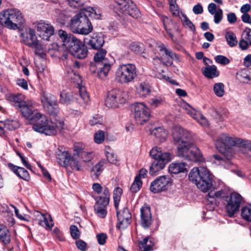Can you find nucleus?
Listing matches in <instances>:
<instances>
[{
    "label": "nucleus",
    "mask_w": 251,
    "mask_h": 251,
    "mask_svg": "<svg viewBox=\"0 0 251 251\" xmlns=\"http://www.w3.org/2000/svg\"><path fill=\"white\" fill-rule=\"evenodd\" d=\"M189 179L203 192L208 191L212 188V175L207 168L203 166L193 168L189 173Z\"/></svg>",
    "instance_id": "obj_1"
},
{
    "label": "nucleus",
    "mask_w": 251,
    "mask_h": 251,
    "mask_svg": "<svg viewBox=\"0 0 251 251\" xmlns=\"http://www.w3.org/2000/svg\"><path fill=\"white\" fill-rule=\"evenodd\" d=\"M31 122L33 123L32 129L35 131L47 135H54L57 130L63 127L64 123L61 121L55 120V122L49 121L45 115L40 113H37Z\"/></svg>",
    "instance_id": "obj_2"
},
{
    "label": "nucleus",
    "mask_w": 251,
    "mask_h": 251,
    "mask_svg": "<svg viewBox=\"0 0 251 251\" xmlns=\"http://www.w3.org/2000/svg\"><path fill=\"white\" fill-rule=\"evenodd\" d=\"M58 35L63 42V45L67 48L75 57L82 59L87 55L86 47L75 37L63 30L58 31Z\"/></svg>",
    "instance_id": "obj_3"
},
{
    "label": "nucleus",
    "mask_w": 251,
    "mask_h": 251,
    "mask_svg": "<svg viewBox=\"0 0 251 251\" xmlns=\"http://www.w3.org/2000/svg\"><path fill=\"white\" fill-rule=\"evenodd\" d=\"M215 146L217 150L223 154L229 153L230 149L234 146L243 147L251 150V141L231 137L228 134L223 133L220 135L216 142Z\"/></svg>",
    "instance_id": "obj_4"
},
{
    "label": "nucleus",
    "mask_w": 251,
    "mask_h": 251,
    "mask_svg": "<svg viewBox=\"0 0 251 251\" xmlns=\"http://www.w3.org/2000/svg\"><path fill=\"white\" fill-rule=\"evenodd\" d=\"M24 21L21 12L17 9H7L0 12V25L8 29H18Z\"/></svg>",
    "instance_id": "obj_5"
},
{
    "label": "nucleus",
    "mask_w": 251,
    "mask_h": 251,
    "mask_svg": "<svg viewBox=\"0 0 251 251\" xmlns=\"http://www.w3.org/2000/svg\"><path fill=\"white\" fill-rule=\"evenodd\" d=\"M69 27L73 33L82 35H87L93 29L90 21L83 11H79L72 18Z\"/></svg>",
    "instance_id": "obj_6"
},
{
    "label": "nucleus",
    "mask_w": 251,
    "mask_h": 251,
    "mask_svg": "<svg viewBox=\"0 0 251 251\" xmlns=\"http://www.w3.org/2000/svg\"><path fill=\"white\" fill-rule=\"evenodd\" d=\"M150 42L151 43H149L150 47L152 48L157 47L159 51L163 53L160 58L156 56L153 58V63L155 65L160 64L162 62L166 65L171 66L173 64V60L177 61H180L179 56L171 50L166 48L163 43L158 44L154 41H151Z\"/></svg>",
    "instance_id": "obj_7"
},
{
    "label": "nucleus",
    "mask_w": 251,
    "mask_h": 251,
    "mask_svg": "<svg viewBox=\"0 0 251 251\" xmlns=\"http://www.w3.org/2000/svg\"><path fill=\"white\" fill-rule=\"evenodd\" d=\"M137 76L136 67L131 63L120 65L116 72V79L121 83L132 82Z\"/></svg>",
    "instance_id": "obj_8"
},
{
    "label": "nucleus",
    "mask_w": 251,
    "mask_h": 251,
    "mask_svg": "<svg viewBox=\"0 0 251 251\" xmlns=\"http://www.w3.org/2000/svg\"><path fill=\"white\" fill-rule=\"evenodd\" d=\"M20 37L21 41L25 45L35 49L36 54L42 55L44 50H49L51 49L45 45H41L39 43L35 31L30 28H26L23 32L21 33Z\"/></svg>",
    "instance_id": "obj_9"
},
{
    "label": "nucleus",
    "mask_w": 251,
    "mask_h": 251,
    "mask_svg": "<svg viewBox=\"0 0 251 251\" xmlns=\"http://www.w3.org/2000/svg\"><path fill=\"white\" fill-rule=\"evenodd\" d=\"M115 10L119 15H127L134 18H138L140 16L139 10L134 3L130 0H114Z\"/></svg>",
    "instance_id": "obj_10"
},
{
    "label": "nucleus",
    "mask_w": 251,
    "mask_h": 251,
    "mask_svg": "<svg viewBox=\"0 0 251 251\" xmlns=\"http://www.w3.org/2000/svg\"><path fill=\"white\" fill-rule=\"evenodd\" d=\"M106 51L104 50H99L94 56V60L96 66L100 70L98 72V76L101 79H105L111 68L109 61L105 57Z\"/></svg>",
    "instance_id": "obj_11"
},
{
    "label": "nucleus",
    "mask_w": 251,
    "mask_h": 251,
    "mask_svg": "<svg viewBox=\"0 0 251 251\" xmlns=\"http://www.w3.org/2000/svg\"><path fill=\"white\" fill-rule=\"evenodd\" d=\"M126 94L119 89H115L108 92L105 104L108 107L117 108L126 103Z\"/></svg>",
    "instance_id": "obj_12"
},
{
    "label": "nucleus",
    "mask_w": 251,
    "mask_h": 251,
    "mask_svg": "<svg viewBox=\"0 0 251 251\" xmlns=\"http://www.w3.org/2000/svg\"><path fill=\"white\" fill-rule=\"evenodd\" d=\"M41 102L49 113L53 116L59 113L57 100L55 96L46 92H43L41 97Z\"/></svg>",
    "instance_id": "obj_13"
},
{
    "label": "nucleus",
    "mask_w": 251,
    "mask_h": 251,
    "mask_svg": "<svg viewBox=\"0 0 251 251\" xmlns=\"http://www.w3.org/2000/svg\"><path fill=\"white\" fill-rule=\"evenodd\" d=\"M226 209L228 216L231 217L239 211L242 197L239 194L234 192L230 194V196L226 197Z\"/></svg>",
    "instance_id": "obj_14"
},
{
    "label": "nucleus",
    "mask_w": 251,
    "mask_h": 251,
    "mask_svg": "<svg viewBox=\"0 0 251 251\" xmlns=\"http://www.w3.org/2000/svg\"><path fill=\"white\" fill-rule=\"evenodd\" d=\"M110 196L109 189L107 188H105L103 193L98 198L94 206L96 213L101 218H104L107 214L105 208L109 203Z\"/></svg>",
    "instance_id": "obj_15"
},
{
    "label": "nucleus",
    "mask_w": 251,
    "mask_h": 251,
    "mask_svg": "<svg viewBox=\"0 0 251 251\" xmlns=\"http://www.w3.org/2000/svg\"><path fill=\"white\" fill-rule=\"evenodd\" d=\"M150 110L143 103H136L134 105V118L138 125H143L150 118Z\"/></svg>",
    "instance_id": "obj_16"
},
{
    "label": "nucleus",
    "mask_w": 251,
    "mask_h": 251,
    "mask_svg": "<svg viewBox=\"0 0 251 251\" xmlns=\"http://www.w3.org/2000/svg\"><path fill=\"white\" fill-rule=\"evenodd\" d=\"M170 184V178L166 176H162L151 183L150 189L153 193H157L167 190Z\"/></svg>",
    "instance_id": "obj_17"
},
{
    "label": "nucleus",
    "mask_w": 251,
    "mask_h": 251,
    "mask_svg": "<svg viewBox=\"0 0 251 251\" xmlns=\"http://www.w3.org/2000/svg\"><path fill=\"white\" fill-rule=\"evenodd\" d=\"M172 136L173 142L176 145H177L184 141L192 140L191 133L178 126H176L173 128Z\"/></svg>",
    "instance_id": "obj_18"
},
{
    "label": "nucleus",
    "mask_w": 251,
    "mask_h": 251,
    "mask_svg": "<svg viewBox=\"0 0 251 251\" xmlns=\"http://www.w3.org/2000/svg\"><path fill=\"white\" fill-rule=\"evenodd\" d=\"M37 34L43 40L49 41L50 37L54 34V29L50 24L40 21L36 25Z\"/></svg>",
    "instance_id": "obj_19"
},
{
    "label": "nucleus",
    "mask_w": 251,
    "mask_h": 251,
    "mask_svg": "<svg viewBox=\"0 0 251 251\" xmlns=\"http://www.w3.org/2000/svg\"><path fill=\"white\" fill-rule=\"evenodd\" d=\"M19 109L22 115L30 122L35 118L37 113H39L38 110L33 107L31 102H23Z\"/></svg>",
    "instance_id": "obj_20"
},
{
    "label": "nucleus",
    "mask_w": 251,
    "mask_h": 251,
    "mask_svg": "<svg viewBox=\"0 0 251 251\" xmlns=\"http://www.w3.org/2000/svg\"><path fill=\"white\" fill-rule=\"evenodd\" d=\"M118 223L117 227L119 228H126L130 222L131 215L126 208H124L122 212L117 211Z\"/></svg>",
    "instance_id": "obj_21"
},
{
    "label": "nucleus",
    "mask_w": 251,
    "mask_h": 251,
    "mask_svg": "<svg viewBox=\"0 0 251 251\" xmlns=\"http://www.w3.org/2000/svg\"><path fill=\"white\" fill-rule=\"evenodd\" d=\"M141 225L144 228H148L151 224V214L150 207L144 205L140 209Z\"/></svg>",
    "instance_id": "obj_22"
},
{
    "label": "nucleus",
    "mask_w": 251,
    "mask_h": 251,
    "mask_svg": "<svg viewBox=\"0 0 251 251\" xmlns=\"http://www.w3.org/2000/svg\"><path fill=\"white\" fill-rule=\"evenodd\" d=\"M150 155L155 160H171L172 155L169 152H163L160 147H154L150 151Z\"/></svg>",
    "instance_id": "obj_23"
},
{
    "label": "nucleus",
    "mask_w": 251,
    "mask_h": 251,
    "mask_svg": "<svg viewBox=\"0 0 251 251\" xmlns=\"http://www.w3.org/2000/svg\"><path fill=\"white\" fill-rule=\"evenodd\" d=\"M177 145V155L180 157H182L186 160L188 155L190 153V151L192 147L193 144L192 140L187 141H184L179 143Z\"/></svg>",
    "instance_id": "obj_24"
},
{
    "label": "nucleus",
    "mask_w": 251,
    "mask_h": 251,
    "mask_svg": "<svg viewBox=\"0 0 251 251\" xmlns=\"http://www.w3.org/2000/svg\"><path fill=\"white\" fill-rule=\"evenodd\" d=\"M77 88L78 89L79 93L75 95L74 99L81 106L85 107L90 101L89 97L85 87L80 85Z\"/></svg>",
    "instance_id": "obj_25"
},
{
    "label": "nucleus",
    "mask_w": 251,
    "mask_h": 251,
    "mask_svg": "<svg viewBox=\"0 0 251 251\" xmlns=\"http://www.w3.org/2000/svg\"><path fill=\"white\" fill-rule=\"evenodd\" d=\"M186 160L196 163H203L205 161V158L200 149L193 144Z\"/></svg>",
    "instance_id": "obj_26"
},
{
    "label": "nucleus",
    "mask_w": 251,
    "mask_h": 251,
    "mask_svg": "<svg viewBox=\"0 0 251 251\" xmlns=\"http://www.w3.org/2000/svg\"><path fill=\"white\" fill-rule=\"evenodd\" d=\"M104 43L103 35L101 33L94 34L86 42L92 49L98 50L102 47Z\"/></svg>",
    "instance_id": "obj_27"
},
{
    "label": "nucleus",
    "mask_w": 251,
    "mask_h": 251,
    "mask_svg": "<svg viewBox=\"0 0 251 251\" xmlns=\"http://www.w3.org/2000/svg\"><path fill=\"white\" fill-rule=\"evenodd\" d=\"M58 163L61 166H67V162L70 156L69 153L65 150L63 146L58 147L56 152Z\"/></svg>",
    "instance_id": "obj_28"
},
{
    "label": "nucleus",
    "mask_w": 251,
    "mask_h": 251,
    "mask_svg": "<svg viewBox=\"0 0 251 251\" xmlns=\"http://www.w3.org/2000/svg\"><path fill=\"white\" fill-rule=\"evenodd\" d=\"M36 216L39 218V224L46 229H50L53 226V220L50 215L47 214H44L37 211Z\"/></svg>",
    "instance_id": "obj_29"
},
{
    "label": "nucleus",
    "mask_w": 251,
    "mask_h": 251,
    "mask_svg": "<svg viewBox=\"0 0 251 251\" xmlns=\"http://www.w3.org/2000/svg\"><path fill=\"white\" fill-rule=\"evenodd\" d=\"M65 76L67 79L70 80L72 82L76 84V87L82 85V80L79 74L71 67L67 68Z\"/></svg>",
    "instance_id": "obj_30"
},
{
    "label": "nucleus",
    "mask_w": 251,
    "mask_h": 251,
    "mask_svg": "<svg viewBox=\"0 0 251 251\" xmlns=\"http://www.w3.org/2000/svg\"><path fill=\"white\" fill-rule=\"evenodd\" d=\"M8 166L9 168L20 178L26 181L29 180L30 175L29 173L24 168L14 165L11 163H9Z\"/></svg>",
    "instance_id": "obj_31"
},
{
    "label": "nucleus",
    "mask_w": 251,
    "mask_h": 251,
    "mask_svg": "<svg viewBox=\"0 0 251 251\" xmlns=\"http://www.w3.org/2000/svg\"><path fill=\"white\" fill-rule=\"evenodd\" d=\"M5 98L11 104L18 107L19 108L23 104V102H25V97L21 94H9L6 95Z\"/></svg>",
    "instance_id": "obj_32"
},
{
    "label": "nucleus",
    "mask_w": 251,
    "mask_h": 251,
    "mask_svg": "<svg viewBox=\"0 0 251 251\" xmlns=\"http://www.w3.org/2000/svg\"><path fill=\"white\" fill-rule=\"evenodd\" d=\"M170 160H154L150 167V174L151 176H155L157 173L162 170L165 165Z\"/></svg>",
    "instance_id": "obj_33"
},
{
    "label": "nucleus",
    "mask_w": 251,
    "mask_h": 251,
    "mask_svg": "<svg viewBox=\"0 0 251 251\" xmlns=\"http://www.w3.org/2000/svg\"><path fill=\"white\" fill-rule=\"evenodd\" d=\"M187 165L184 162H174L169 166V171L173 174H177L187 171Z\"/></svg>",
    "instance_id": "obj_34"
},
{
    "label": "nucleus",
    "mask_w": 251,
    "mask_h": 251,
    "mask_svg": "<svg viewBox=\"0 0 251 251\" xmlns=\"http://www.w3.org/2000/svg\"><path fill=\"white\" fill-rule=\"evenodd\" d=\"M80 11H83V12L87 15V16H89L91 18L94 19H100L101 16V11L97 7H87L80 9Z\"/></svg>",
    "instance_id": "obj_35"
},
{
    "label": "nucleus",
    "mask_w": 251,
    "mask_h": 251,
    "mask_svg": "<svg viewBox=\"0 0 251 251\" xmlns=\"http://www.w3.org/2000/svg\"><path fill=\"white\" fill-rule=\"evenodd\" d=\"M203 74L208 78H213L217 77L219 73L215 65L208 66L204 68L202 71Z\"/></svg>",
    "instance_id": "obj_36"
},
{
    "label": "nucleus",
    "mask_w": 251,
    "mask_h": 251,
    "mask_svg": "<svg viewBox=\"0 0 251 251\" xmlns=\"http://www.w3.org/2000/svg\"><path fill=\"white\" fill-rule=\"evenodd\" d=\"M226 196L225 191L224 190H220L218 191H211L206 196L207 200L211 203L215 202V199L216 198L220 199L225 197Z\"/></svg>",
    "instance_id": "obj_37"
},
{
    "label": "nucleus",
    "mask_w": 251,
    "mask_h": 251,
    "mask_svg": "<svg viewBox=\"0 0 251 251\" xmlns=\"http://www.w3.org/2000/svg\"><path fill=\"white\" fill-rule=\"evenodd\" d=\"M151 133L158 138L160 142L164 141L168 135L167 131L161 127L155 128L152 130Z\"/></svg>",
    "instance_id": "obj_38"
},
{
    "label": "nucleus",
    "mask_w": 251,
    "mask_h": 251,
    "mask_svg": "<svg viewBox=\"0 0 251 251\" xmlns=\"http://www.w3.org/2000/svg\"><path fill=\"white\" fill-rule=\"evenodd\" d=\"M0 240L5 244L10 241L9 231L6 226L0 225Z\"/></svg>",
    "instance_id": "obj_39"
},
{
    "label": "nucleus",
    "mask_w": 251,
    "mask_h": 251,
    "mask_svg": "<svg viewBox=\"0 0 251 251\" xmlns=\"http://www.w3.org/2000/svg\"><path fill=\"white\" fill-rule=\"evenodd\" d=\"M103 170V162L100 161L91 169V176L93 179H97Z\"/></svg>",
    "instance_id": "obj_40"
},
{
    "label": "nucleus",
    "mask_w": 251,
    "mask_h": 251,
    "mask_svg": "<svg viewBox=\"0 0 251 251\" xmlns=\"http://www.w3.org/2000/svg\"><path fill=\"white\" fill-rule=\"evenodd\" d=\"M139 244L140 249L142 251H150L154 245L153 243L148 237L145 238L142 241H139Z\"/></svg>",
    "instance_id": "obj_41"
},
{
    "label": "nucleus",
    "mask_w": 251,
    "mask_h": 251,
    "mask_svg": "<svg viewBox=\"0 0 251 251\" xmlns=\"http://www.w3.org/2000/svg\"><path fill=\"white\" fill-rule=\"evenodd\" d=\"M129 49L132 51L137 54H140L144 51V45L139 42H132L129 45Z\"/></svg>",
    "instance_id": "obj_42"
},
{
    "label": "nucleus",
    "mask_w": 251,
    "mask_h": 251,
    "mask_svg": "<svg viewBox=\"0 0 251 251\" xmlns=\"http://www.w3.org/2000/svg\"><path fill=\"white\" fill-rule=\"evenodd\" d=\"M213 91L217 97H223L225 93L224 84L222 82L215 83L213 85Z\"/></svg>",
    "instance_id": "obj_43"
},
{
    "label": "nucleus",
    "mask_w": 251,
    "mask_h": 251,
    "mask_svg": "<svg viewBox=\"0 0 251 251\" xmlns=\"http://www.w3.org/2000/svg\"><path fill=\"white\" fill-rule=\"evenodd\" d=\"M137 90L141 97H146L151 92L150 86L145 82L141 83Z\"/></svg>",
    "instance_id": "obj_44"
},
{
    "label": "nucleus",
    "mask_w": 251,
    "mask_h": 251,
    "mask_svg": "<svg viewBox=\"0 0 251 251\" xmlns=\"http://www.w3.org/2000/svg\"><path fill=\"white\" fill-rule=\"evenodd\" d=\"M225 37L228 45L233 47L237 44V40L235 34L231 31H228L226 33Z\"/></svg>",
    "instance_id": "obj_45"
},
{
    "label": "nucleus",
    "mask_w": 251,
    "mask_h": 251,
    "mask_svg": "<svg viewBox=\"0 0 251 251\" xmlns=\"http://www.w3.org/2000/svg\"><path fill=\"white\" fill-rule=\"evenodd\" d=\"M77 155L80 156L83 162L90 161L94 156L93 152H88L83 150H79L77 151Z\"/></svg>",
    "instance_id": "obj_46"
},
{
    "label": "nucleus",
    "mask_w": 251,
    "mask_h": 251,
    "mask_svg": "<svg viewBox=\"0 0 251 251\" xmlns=\"http://www.w3.org/2000/svg\"><path fill=\"white\" fill-rule=\"evenodd\" d=\"M179 18L181 19L182 25L184 26L187 27L192 31H194L195 30L194 25L185 14L183 13H181V15Z\"/></svg>",
    "instance_id": "obj_47"
},
{
    "label": "nucleus",
    "mask_w": 251,
    "mask_h": 251,
    "mask_svg": "<svg viewBox=\"0 0 251 251\" xmlns=\"http://www.w3.org/2000/svg\"><path fill=\"white\" fill-rule=\"evenodd\" d=\"M75 156L76 154H75L73 157H69L68 162H67V166L70 165L72 169L79 171L80 168V164L79 161L75 158Z\"/></svg>",
    "instance_id": "obj_48"
},
{
    "label": "nucleus",
    "mask_w": 251,
    "mask_h": 251,
    "mask_svg": "<svg viewBox=\"0 0 251 251\" xmlns=\"http://www.w3.org/2000/svg\"><path fill=\"white\" fill-rule=\"evenodd\" d=\"M241 216L244 220L251 222V205L244 206L242 208Z\"/></svg>",
    "instance_id": "obj_49"
},
{
    "label": "nucleus",
    "mask_w": 251,
    "mask_h": 251,
    "mask_svg": "<svg viewBox=\"0 0 251 251\" xmlns=\"http://www.w3.org/2000/svg\"><path fill=\"white\" fill-rule=\"evenodd\" d=\"M4 128L9 130H13L19 126V123L15 120H6L4 124Z\"/></svg>",
    "instance_id": "obj_50"
},
{
    "label": "nucleus",
    "mask_w": 251,
    "mask_h": 251,
    "mask_svg": "<svg viewBox=\"0 0 251 251\" xmlns=\"http://www.w3.org/2000/svg\"><path fill=\"white\" fill-rule=\"evenodd\" d=\"M238 79L243 83H248L251 82L250 75H248L245 71H241L237 74Z\"/></svg>",
    "instance_id": "obj_51"
},
{
    "label": "nucleus",
    "mask_w": 251,
    "mask_h": 251,
    "mask_svg": "<svg viewBox=\"0 0 251 251\" xmlns=\"http://www.w3.org/2000/svg\"><path fill=\"white\" fill-rule=\"evenodd\" d=\"M142 185L141 180L138 179L137 177H135V179L130 187V190L132 193L137 192Z\"/></svg>",
    "instance_id": "obj_52"
},
{
    "label": "nucleus",
    "mask_w": 251,
    "mask_h": 251,
    "mask_svg": "<svg viewBox=\"0 0 251 251\" xmlns=\"http://www.w3.org/2000/svg\"><path fill=\"white\" fill-rule=\"evenodd\" d=\"M60 102L64 104L69 103L72 100L70 95L65 91H62L60 93Z\"/></svg>",
    "instance_id": "obj_53"
},
{
    "label": "nucleus",
    "mask_w": 251,
    "mask_h": 251,
    "mask_svg": "<svg viewBox=\"0 0 251 251\" xmlns=\"http://www.w3.org/2000/svg\"><path fill=\"white\" fill-rule=\"evenodd\" d=\"M214 22L216 24H219L223 18V12L221 8H218L217 12L213 14Z\"/></svg>",
    "instance_id": "obj_54"
},
{
    "label": "nucleus",
    "mask_w": 251,
    "mask_h": 251,
    "mask_svg": "<svg viewBox=\"0 0 251 251\" xmlns=\"http://www.w3.org/2000/svg\"><path fill=\"white\" fill-rule=\"evenodd\" d=\"M105 138L104 133L102 130H99L94 135V141L97 144L102 143Z\"/></svg>",
    "instance_id": "obj_55"
},
{
    "label": "nucleus",
    "mask_w": 251,
    "mask_h": 251,
    "mask_svg": "<svg viewBox=\"0 0 251 251\" xmlns=\"http://www.w3.org/2000/svg\"><path fill=\"white\" fill-rule=\"evenodd\" d=\"M69 5L74 8H78L83 6L85 0H67Z\"/></svg>",
    "instance_id": "obj_56"
},
{
    "label": "nucleus",
    "mask_w": 251,
    "mask_h": 251,
    "mask_svg": "<svg viewBox=\"0 0 251 251\" xmlns=\"http://www.w3.org/2000/svg\"><path fill=\"white\" fill-rule=\"evenodd\" d=\"M71 236L74 239H77L80 237V232L78 227L75 225H72L70 227Z\"/></svg>",
    "instance_id": "obj_57"
},
{
    "label": "nucleus",
    "mask_w": 251,
    "mask_h": 251,
    "mask_svg": "<svg viewBox=\"0 0 251 251\" xmlns=\"http://www.w3.org/2000/svg\"><path fill=\"white\" fill-rule=\"evenodd\" d=\"M102 123V117L99 115H96L93 116L89 121V124L91 126L97 125H101Z\"/></svg>",
    "instance_id": "obj_58"
},
{
    "label": "nucleus",
    "mask_w": 251,
    "mask_h": 251,
    "mask_svg": "<svg viewBox=\"0 0 251 251\" xmlns=\"http://www.w3.org/2000/svg\"><path fill=\"white\" fill-rule=\"evenodd\" d=\"M225 158L224 164L225 165H222L225 168H229L230 166L231 165V163L230 162V159H231L233 154L231 152L229 153H226L223 154Z\"/></svg>",
    "instance_id": "obj_59"
},
{
    "label": "nucleus",
    "mask_w": 251,
    "mask_h": 251,
    "mask_svg": "<svg viewBox=\"0 0 251 251\" xmlns=\"http://www.w3.org/2000/svg\"><path fill=\"white\" fill-rule=\"evenodd\" d=\"M215 60L217 63L223 65L228 64L230 62L229 60L226 56L222 55H218L215 56Z\"/></svg>",
    "instance_id": "obj_60"
},
{
    "label": "nucleus",
    "mask_w": 251,
    "mask_h": 251,
    "mask_svg": "<svg viewBox=\"0 0 251 251\" xmlns=\"http://www.w3.org/2000/svg\"><path fill=\"white\" fill-rule=\"evenodd\" d=\"M97 239L100 245H104L106 243L107 235L104 233H100L97 235Z\"/></svg>",
    "instance_id": "obj_61"
},
{
    "label": "nucleus",
    "mask_w": 251,
    "mask_h": 251,
    "mask_svg": "<svg viewBox=\"0 0 251 251\" xmlns=\"http://www.w3.org/2000/svg\"><path fill=\"white\" fill-rule=\"evenodd\" d=\"M163 99L160 97L153 98L151 100L150 104L153 107H156L162 104Z\"/></svg>",
    "instance_id": "obj_62"
},
{
    "label": "nucleus",
    "mask_w": 251,
    "mask_h": 251,
    "mask_svg": "<svg viewBox=\"0 0 251 251\" xmlns=\"http://www.w3.org/2000/svg\"><path fill=\"white\" fill-rule=\"evenodd\" d=\"M242 38L247 40L251 45V29L249 28H246L242 34Z\"/></svg>",
    "instance_id": "obj_63"
},
{
    "label": "nucleus",
    "mask_w": 251,
    "mask_h": 251,
    "mask_svg": "<svg viewBox=\"0 0 251 251\" xmlns=\"http://www.w3.org/2000/svg\"><path fill=\"white\" fill-rule=\"evenodd\" d=\"M170 9L172 15L175 17H180L181 12L179 11L177 4L170 6Z\"/></svg>",
    "instance_id": "obj_64"
}]
</instances>
